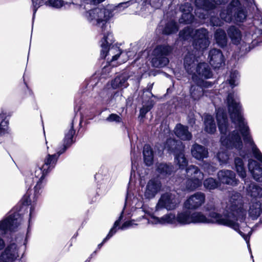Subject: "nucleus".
Wrapping results in <instances>:
<instances>
[{
	"label": "nucleus",
	"mask_w": 262,
	"mask_h": 262,
	"mask_svg": "<svg viewBox=\"0 0 262 262\" xmlns=\"http://www.w3.org/2000/svg\"><path fill=\"white\" fill-rule=\"evenodd\" d=\"M247 205L245 204L241 194L233 192L226 203L224 213L221 214L216 212H210L206 216L201 212L191 213L192 223L217 224L229 227L237 231L246 241L248 247L251 231L247 234L239 230L240 223L244 222L247 215Z\"/></svg>",
	"instance_id": "f257e3e1"
},
{
	"label": "nucleus",
	"mask_w": 262,
	"mask_h": 262,
	"mask_svg": "<svg viewBox=\"0 0 262 262\" xmlns=\"http://www.w3.org/2000/svg\"><path fill=\"white\" fill-rule=\"evenodd\" d=\"M111 11L104 8H96L86 12V17L88 20L93 25L98 28L103 37L101 42V57L110 60L113 62L119 59V64L126 62L129 57L130 52L122 51L117 47H112L111 45L114 40L112 32H110V26L107 21L112 17Z\"/></svg>",
	"instance_id": "f03ea898"
},
{
	"label": "nucleus",
	"mask_w": 262,
	"mask_h": 262,
	"mask_svg": "<svg viewBox=\"0 0 262 262\" xmlns=\"http://www.w3.org/2000/svg\"><path fill=\"white\" fill-rule=\"evenodd\" d=\"M184 65L187 73L192 75V80L196 83V84L191 85L190 87V97L194 101H198L204 95L207 96L204 89L211 87L212 83L200 78L207 79L212 77V73L208 64L200 62L196 64L194 59L188 55L185 57Z\"/></svg>",
	"instance_id": "7ed1b4c3"
},
{
	"label": "nucleus",
	"mask_w": 262,
	"mask_h": 262,
	"mask_svg": "<svg viewBox=\"0 0 262 262\" xmlns=\"http://www.w3.org/2000/svg\"><path fill=\"white\" fill-rule=\"evenodd\" d=\"M193 46L194 50V54L188 53L185 56H190L195 60V63L198 64V60L197 57L203 54L204 50L206 49L210 44V41L208 38V32L205 28H200L194 31V35L193 36Z\"/></svg>",
	"instance_id": "20e7f679"
},
{
	"label": "nucleus",
	"mask_w": 262,
	"mask_h": 262,
	"mask_svg": "<svg viewBox=\"0 0 262 262\" xmlns=\"http://www.w3.org/2000/svg\"><path fill=\"white\" fill-rule=\"evenodd\" d=\"M20 211L12 210L7 217L0 222V235L5 234L8 231H14L21 224L23 217ZM5 247V241L0 237V251L4 250Z\"/></svg>",
	"instance_id": "39448f33"
},
{
	"label": "nucleus",
	"mask_w": 262,
	"mask_h": 262,
	"mask_svg": "<svg viewBox=\"0 0 262 262\" xmlns=\"http://www.w3.org/2000/svg\"><path fill=\"white\" fill-rule=\"evenodd\" d=\"M164 148L169 153L174 155V162L180 169H183L188 164V161L184 155L185 145L179 140L168 139L164 145Z\"/></svg>",
	"instance_id": "423d86ee"
},
{
	"label": "nucleus",
	"mask_w": 262,
	"mask_h": 262,
	"mask_svg": "<svg viewBox=\"0 0 262 262\" xmlns=\"http://www.w3.org/2000/svg\"><path fill=\"white\" fill-rule=\"evenodd\" d=\"M173 47L167 43L158 45L152 51L151 65L155 68H163L169 62L168 56L172 52Z\"/></svg>",
	"instance_id": "0eeeda50"
},
{
	"label": "nucleus",
	"mask_w": 262,
	"mask_h": 262,
	"mask_svg": "<svg viewBox=\"0 0 262 262\" xmlns=\"http://www.w3.org/2000/svg\"><path fill=\"white\" fill-rule=\"evenodd\" d=\"M186 181L182 190L192 191L201 187L204 179V173L195 165H189L185 170Z\"/></svg>",
	"instance_id": "6e6552de"
},
{
	"label": "nucleus",
	"mask_w": 262,
	"mask_h": 262,
	"mask_svg": "<svg viewBox=\"0 0 262 262\" xmlns=\"http://www.w3.org/2000/svg\"><path fill=\"white\" fill-rule=\"evenodd\" d=\"M48 171H45L44 168H42V166L38 163L37 166L35 168L34 173L32 176L34 177L28 178L26 181V183L27 185L31 187L32 185V182H36V184L34 187L33 202L37 201L39 196L42 192V188L43 186V180L45 176L48 173Z\"/></svg>",
	"instance_id": "1a4fd4ad"
},
{
	"label": "nucleus",
	"mask_w": 262,
	"mask_h": 262,
	"mask_svg": "<svg viewBox=\"0 0 262 262\" xmlns=\"http://www.w3.org/2000/svg\"><path fill=\"white\" fill-rule=\"evenodd\" d=\"M180 201L175 192L170 191L162 193L156 206V211L162 209H166L167 210H172L176 209Z\"/></svg>",
	"instance_id": "9d476101"
},
{
	"label": "nucleus",
	"mask_w": 262,
	"mask_h": 262,
	"mask_svg": "<svg viewBox=\"0 0 262 262\" xmlns=\"http://www.w3.org/2000/svg\"><path fill=\"white\" fill-rule=\"evenodd\" d=\"M21 246L13 241L10 242L0 254V262H17L21 258Z\"/></svg>",
	"instance_id": "9b49d317"
},
{
	"label": "nucleus",
	"mask_w": 262,
	"mask_h": 262,
	"mask_svg": "<svg viewBox=\"0 0 262 262\" xmlns=\"http://www.w3.org/2000/svg\"><path fill=\"white\" fill-rule=\"evenodd\" d=\"M162 183L158 178L154 177L149 179L143 188V199L151 200L161 191Z\"/></svg>",
	"instance_id": "f8f14e48"
},
{
	"label": "nucleus",
	"mask_w": 262,
	"mask_h": 262,
	"mask_svg": "<svg viewBox=\"0 0 262 262\" xmlns=\"http://www.w3.org/2000/svg\"><path fill=\"white\" fill-rule=\"evenodd\" d=\"M195 15L201 19L209 17V11L214 10L215 6L208 0H195Z\"/></svg>",
	"instance_id": "ddd939ff"
},
{
	"label": "nucleus",
	"mask_w": 262,
	"mask_h": 262,
	"mask_svg": "<svg viewBox=\"0 0 262 262\" xmlns=\"http://www.w3.org/2000/svg\"><path fill=\"white\" fill-rule=\"evenodd\" d=\"M205 199L206 196L204 193L197 192L187 199L184 203V207L187 209H196L204 204Z\"/></svg>",
	"instance_id": "4468645a"
},
{
	"label": "nucleus",
	"mask_w": 262,
	"mask_h": 262,
	"mask_svg": "<svg viewBox=\"0 0 262 262\" xmlns=\"http://www.w3.org/2000/svg\"><path fill=\"white\" fill-rule=\"evenodd\" d=\"M142 216L143 217H145L147 220L148 223L152 224H174L177 223L176 216L174 214L172 213H168L159 218L146 211L145 215Z\"/></svg>",
	"instance_id": "2eb2a0df"
},
{
	"label": "nucleus",
	"mask_w": 262,
	"mask_h": 262,
	"mask_svg": "<svg viewBox=\"0 0 262 262\" xmlns=\"http://www.w3.org/2000/svg\"><path fill=\"white\" fill-rule=\"evenodd\" d=\"M208 60L214 69L219 68L225 64V57L220 49H211L208 53Z\"/></svg>",
	"instance_id": "dca6fc26"
},
{
	"label": "nucleus",
	"mask_w": 262,
	"mask_h": 262,
	"mask_svg": "<svg viewBox=\"0 0 262 262\" xmlns=\"http://www.w3.org/2000/svg\"><path fill=\"white\" fill-rule=\"evenodd\" d=\"M217 176L220 183L224 184L235 186L238 184L239 181L236 178L235 173L232 170L225 169L220 170Z\"/></svg>",
	"instance_id": "f3484780"
},
{
	"label": "nucleus",
	"mask_w": 262,
	"mask_h": 262,
	"mask_svg": "<svg viewBox=\"0 0 262 262\" xmlns=\"http://www.w3.org/2000/svg\"><path fill=\"white\" fill-rule=\"evenodd\" d=\"M74 120L72 121L69 128L65 132L63 147L58 150V155L63 153L74 142L73 138L75 134V130L74 129Z\"/></svg>",
	"instance_id": "a211bd4d"
},
{
	"label": "nucleus",
	"mask_w": 262,
	"mask_h": 262,
	"mask_svg": "<svg viewBox=\"0 0 262 262\" xmlns=\"http://www.w3.org/2000/svg\"><path fill=\"white\" fill-rule=\"evenodd\" d=\"M248 169L254 180L262 182V168L255 160L249 159Z\"/></svg>",
	"instance_id": "6ab92c4d"
},
{
	"label": "nucleus",
	"mask_w": 262,
	"mask_h": 262,
	"mask_svg": "<svg viewBox=\"0 0 262 262\" xmlns=\"http://www.w3.org/2000/svg\"><path fill=\"white\" fill-rule=\"evenodd\" d=\"M178 30V25L173 20H169L164 24H163V23L161 22L157 29L158 32L167 35L176 33Z\"/></svg>",
	"instance_id": "aec40b11"
},
{
	"label": "nucleus",
	"mask_w": 262,
	"mask_h": 262,
	"mask_svg": "<svg viewBox=\"0 0 262 262\" xmlns=\"http://www.w3.org/2000/svg\"><path fill=\"white\" fill-rule=\"evenodd\" d=\"M240 4L238 0H232L226 9H223L220 12V17L226 22H231L233 20V12L234 7H237Z\"/></svg>",
	"instance_id": "412c9836"
},
{
	"label": "nucleus",
	"mask_w": 262,
	"mask_h": 262,
	"mask_svg": "<svg viewBox=\"0 0 262 262\" xmlns=\"http://www.w3.org/2000/svg\"><path fill=\"white\" fill-rule=\"evenodd\" d=\"M246 191L251 201H260L262 199V187L255 183H251L247 187Z\"/></svg>",
	"instance_id": "4be33fe9"
},
{
	"label": "nucleus",
	"mask_w": 262,
	"mask_h": 262,
	"mask_svg": "<svg viewBox=\"0 0 262 262\" xmlns=\"http://www.w3.org/2000/svg\"><path fill=\"white\" fill-rule=\"evenodd\" d=\"M182 14L180 19V23L190 24L193 21L194 16L191 13L193 8L190 4L186 3L180 7Z\"/></svg>",
	"instance_id": "5701e85b"
},
{
	"label": "nucleus",
	"mask_w": 262,
	"mask_h": 262,
	"mask_svg": "<svg viewBox=\"0 0 262 262\" xmlns=\"http://www.w3.org/2000/svg\"><path fill=\"white\" fill-rule=\"evenodd\" d=\"M58 151L56 154L53 155L48 154L43 161L39 163L41 166L42 168H44L45 171L49 172L53 168H54L57 159L60 155H58Z\"/></svg>",
	"instance_id": "b1692460"
},
{
	"label": "nucleus",
	"mask_w": 262,
	"mask_h": 262,
	"mask_svg": "<svg viewBox=\"0 0 262 262\" xmlns=\"http://www.w3.org/2000/svg\"><path fill=\"white\" fill-rule=\"evenodd\" d=\"M191 155L195 159L201 160L208 157V151L207 148L204 146L194 144L191 149Z\"/></svg>",
	"instance_id": "393cba45"
},
{
	"label": "nucleus",
	"mask_w": 262,
	"mask_h": 262,
	"mask_svg": "<svg viewBox=\"0 0 262 262\" xmlns=\"http://www.w3.org/2000/svg\"><path fill=\"white\" fill-rule=\"evenodd\" d=\"M260 201H250L248 213L249 217L253 220H256L262 213Z\"/></svg>",
	"instance_id": "a878e982"
},
{
	"label": "nucleus",
	"mask_w": 262,
	"mask_h": 262,
	"mask_svg": "<svg viewBox=\"0 0 262 262\" xmlns=\"http://www.w3.org/2000/svg\"><path fill=\"white\" fill-rule=\"evenodd\" d=\"M175 135L183 140H190L192 138V134L188 130V128L181 124H178L174 129Z\"/></svg>",
	"instance_id": "bb28decb"
},
{
	"label": "nucleus",
	"mask_w": 262,
	"mask_h": 262,
	"mask_svg": "<svg viewBox=\"0 0 262 262\" xmlns=\"http://www.w3.org/2000/svg\"><path fill=\"white\" fill-rule=\"evenodd\" d=\"M113 96L112 90L108 84L106 87L104 88L99 93L97 101L98 103L102 104H108Z\"/></svg>",
	"instance_id": "cd10ccee"
},
{
	"label": "nucleus",
	"mask_w": 262,
	"mask_h": 262,
	"mask_svg": "<svg viewBox=\"0 0 262 262\" xmlns=\"http://www.w3.org/2000/svg\"><path fill=\"white\" fill-rule=\"evenodd\" d=\"M128 76L127 74L123 73L119 76H117L111 82V86L113 89L117 88H126L128 85L127 82Z\"/></svg>",
	"instance_id": "c85d7f7f"
},
{
	"label": "nucleus",
	"mask_w": 262,
	"mask_h": 262,
	"mask_svg": "<svg viewBox=\"0 0 262 262\" xmlns=\"http://www.w3.org/2000/svg\"><path fill=\"white\" fill-rule=\"evenodd\" d=\"M177 223L180 225H185L192 223L191 213L189 210H183L178 212L177 216Z\"/></svg>",
	"instance_id": "c756f323"
},
{
	"label": "nucleus",
	"mask_w": 262,
	"mask_h": 262,
	"mask_svg": "<svg viewBox=\"0 0 262 262\" xmlns=\"http://www.w3.org/2000/svg\"><path fill=\"white\" fill-rule=\"evenodd\" d=\"M227 32L233 43L237 45L240 42L242 39V34L241 31L237 28L231 26L228 28Z\"/></svg>",
	"instance_id": "7c9ffc66"
},
{
	"label": "nucleus",
	"mask_w": 262,
	"mask_h": 262,
	"mask_svg": "<svg viewBox=\"0 0 262 262\" xmlns=\"http://www.w3.org/2000/svg\"><path fill=\"white\" fill-rule=\"evenodd\" d=\"M204 130L206 132L212 134L216 131V124L211 115H205L204 118Z\"/></svg>",
	"instance_id": "2f4dec72"
},
{
	"label": "nucleus",
	"mask_w": 262,
	"mask_h": 262,
	"mask_svg": "<svg viewBox=\"0 0 262 262\" xmlns=\"http://www.w3.org/2000/svg\"><path fill=\"white\" fill-rule=\"evenodd\" d=\"M214 39L216 44L223 48L227 45V37L225 31L221 29H217L214 33Z\"/></svg>",
	"instance_id": "473e14b6"
},
{
	"label": "nucleus",
	"mask_w": 262,
	"mask_h": 262,
	"mask_svg": "<svg viewBox=\"0 0 262 262\" xmlns=\"http://www.w3.org/2000/svg\"><path fill=\"white\" fill-rule=\"evenodd\" d=\"M173 171L174 168L171 164L161 163L157 165L156 171L162 176L170 175Z\"/></svg>",
	"instance_id": "72a5a7b5"
},
{
	"label": "nucleus",
	"mask_w": 262,
	"mask_h": 262,
	"mask_svg": "<svg viewBox=\"0 0 262 262\" xmlns=\"http://www.w3.org/2000/svg\"><path fill=\"white\" fill-rule=\"evenodd\" d=\"M143 154L145 164L147 166L151 165L153 163L154 154L150 145L146 144L144 146Z\"/></svg>",
	"instance_id": "f704fd0d"
},
{
	"label": "nucleus",
	"mask_w": 262,
	"mask_h": 262,
	"mask_svg": "<svg viewBox=\"0 0 262 262\" xmlns=\"http://www.w3.org/2000/svg\"><path fill=\"white\" fill-rule=\"evenodd\" d=\"M240 5L241 4L237 7H234V15L233 16V20L236 23L243 22L247 17V12L239 7Z\"/></svg>",
	"instance_id": "c9c22d12"
},
{
	"label": "nucleus",
	"mask_w": 262,
	"mask_h": 262,
	"mask_svg": "<svg viewBox=\"0 0 262 262\" xmlns=\"http://www.w3.org/2000/svg\"><path fill=\"white\" fill-rule=\"evenodd\" d=\"M236 172L242 179L245 180L246 177V171L242 159L240 158H235L234 160Z\"/></svg>",
	"instance_id": "e433bc0d"
},
{
	"label": "nucleus",
	"mask_w": 262,
	"mask_h": 262,
	"mask_svg": "<svg viewBox=\"0 0 262 262\" xmlns=\"http://www.w3.org/2000/svg\"><path fill=\"white\" fill-rule=\"evenodd\" d=\"M122 219V214L119 218L114 223L113 227L110 230L109 233L105 238L103 240L102 242L99 244L98 246V249H100L102 246L105 243L108 239H110L114 234L116 233L117 230V227L119 226L120 223Z\"/></svg>",
	"instance_id": "4c0bfd02"
},
{
	"label": "nucleus",
	"mask_w": 262,
	"mask_h": 262,
	"mask_svg": "<svg viewBox=\"0 0 262 262\" xmlns=\"http://www.w3.org/2000/svg\"><path fill=\"white\" fill-rule=\"evenodd\" d=\"M203 185L206 189L211 191L217 188L219 186V183L215 179L209 178L204 181Z\"/></svg>",
	"instance_id": "58836bf2"
},
{
	"label": "nucleus",
	"mask_w": 262,
	"mask_h": 262,
	"mask_svg": "<svg viewBox=\"0 0 262 262\" xmlns=\"http://www.w3.org/2000/svg\"><path fill=\"white\" fill-rule=\"evenodd\" d=\"M194 35V30L192 28L187 27L179 33L180 37L183 40H188L193 38Z\"/></svg>",
	"instance_id": "ea45409f"
},
{
	"label": "nucleus",
	"mask_w": 262,
	"mask_h": 262,
	"mask_svg": "<svg viewBox=\"0 0 262 262\" xmlns=\"http://www.w3.org/2000/svg\"><path fill=\"white\" fill-rule=\"evenodd\" d=\"M108 62V64L104 67L102 69L100 75V79L106 78L110 75V73L111 72L112 67L116 66V64H114L113 62H111V58L110 60H107Z\"/></svg>",
	"instance_id": "a19ab883"
},
{
	"label": "nucleus",
	"mask_w": 262,
	"mask_h": 262,
	"mask_svg": "<svg viewBox=\"0 0 262 262\" xmlns=\"http://www.w3.org/2000/svg\"><path fill=\"white\" fill-rule=\"evenodd\" d=\"M238 77L239 74L237 71H233L231 72L228 81L232 88H233L238 84Z\"/></svg>",
	"instance_id": "79ce46f5"
},
{
	"label": "nucleus",
	"mask_w": 262,
	"mask_h": 262,
	"mask_svg": "<svg viewBox=\"0 0 262 262\" xmlns=\"http://www.w3.org/2000/svg\"><path fill=\"white\" fill-rule=\"evenodd\" d=\"M217 158L221 164L227 163L230 159V156L227 150H221L217 155Z\"/></svg>",
	"instance_id": "37998d69"
},
{
	"label": "nucleus",
	"mask_w": 262,
	"mask_h": 262,
	"mask_svg": "<svg viewBox=\"0 0 262 262\" xmlns=\"http://www.w3.org/2000/svg\"><path fill=\"white\" fill-rule=\"evenodd\" d=\"M67 4L68 3H66ZM44 4L55 8H60L65 5L62 0H46Z\"/></svg>",
	"instance_id": "c03bdc74"
},
{
	"label": "nucleus",
	"mask_w": 262,
	"mask_h": 262,
	"mask_svg": "<svg viewBox=\"0 0 262 262\" xmlns=\"http://www.w3.org/2000/svg\"><path fill=\"white\" fill-rule=\"evenodd\" d=\"M8 125V120H7L6 113H0V134L5 130V127H7Z\"/></svg>",
	"instance_id": "a18cd8bd"
},
{
	"label": "nucleus",
	"mask_w": 262,
	"mask_h": 262,
	"mask_svg": "<svg viewBox=\"0 0 262 262\" xmlns=\"http://www.w3.org/2000/svg\"><path fill=\"white\" fill-rule=\"evenodd\" d=\"M46 0H32L33 11V17L38 8L46 3Z\"/></svg>",
	"instance_id": "49530a36"
},
{
	"label": "nucleus",
	"mask_w": 262,
	"mask_h": 262,
	"mask_svg": "<svg viewBox=\"0 0 262 262\" xmlns=\"http://www.w3.org/2000/svg\"><path fill=\"white\" fill-rule=\"evenodd\" d=\"M106 121L108 122L120 123L122 122L121 118L116 114H111L106 119Z\"/></svg>",
	"instance_id": "de8ad7c7"
},
{
	"label": "nucleus",
	"mask_w": 262,
	"mask_h": 262,
	"mask_svg": "<svg viewBox=\"0 0 262 262\" xmlns=\"http://www.w3.org/2000/svg\"><path fill=\"white\" fill-rule=\"evenodd\" d=\"M204 169L209 174H212L216 170L215 167L208 163H206L204 165Z\"/></svg>",
	"instance_id": "09e8293b"
},
{
	"label": "nucleus",
	"mask_w": 262,
	"mask_h": 262,
	"mask_svg": "<svg viewBox=\"0 0 262 262\" xmlns=\"http://www.w3.org/2000/svg\"><path fill=\"white\" fill-rule=\"evenodd\" d=\"M134 221H128L125 222L121 226L119 227L118 229H121V230H125L128 228L132 227L133 226V225H137V224H135L134 223Z\"/></svg>",
	"instance_id": "8fccbe9b"
},
{
	"label": "nucleus",
	"mask_w": 262,
	"mask_h": 262,
	"mask_svg": "<svg viewBox=\"0 0 262 262\" xmlns=\"http://www.w3.org/2000/svg\"><path fill=\"white\" fill-rule=\"evenodd\" d=\"M152 106L150 105H144L140 110V115L142 117H144L145 115L148 112L151 108Z\"/></svg>",
	"instance_id": "3c124183"
},
{
	"label": "nucleus",
	"mask_w": 262,
	"mask_h": 262,
	"mask_svg": "<svg viewBox=\"0 0 262 262\" xmlns=\"http://www.w3.org/2000/svg\"><path fill=\"white\" fill-rule=\"evenodd\" d=\"M205 209L206 211L210 212H215V206L213 202H208L205 206Z\"/></svg>",
	"instance_id": "603ef678"
},
{
	"label": "nucleus",
	"mask_w": 262,
	"mask_h": 262,
	"mask_svg": "<svg viewBox=\"0 0 262 262\" xmlns=\"http://www.w3.org/2000/svg\"><path fill=\"white\" fill-rule=\"evenodd\" d=\"M210 21L212 25L214 26H221V21L219 19V18L215 17H213L212 16H211Z\"/></svg>",
	"instance_id": "864d4df0"
},
{
	"label": "nucleus",
	"mask_w": 262,
	"mask_h": 262,
	"mask_svg": "<svg viewBox=\"0 0 262 262\" xmlns=\"http://www.w3.org/2000/svg\"><path fill=\"white\" fill-rule=\"evenodd\" d=\"M130 2L128 1L124 3H120L117 6H116L117 10H121L122 8L123 9L128 7L130 5Z\"/></svg>",
	"instance_id": "5fc2aeb1"
},
{
	"label": "nucleus",
	"mask_w": 262,
	"mask_h": 262,
	"mask_svg": "<svg viewBox=\"0 0 262 262\" xmlns=\"http://www.w3.org/2000/svg\"><path fill=\"white\" fill-rule=\"evenodd\" d=\"M164 0H150L154 5V6L156 8L160 7L162 4Z\"/></svg>",
	"instance_id": "6e6d98bb"
},
{
	"label": "nucleus",
	"mask_w": 262,
	"mask_h": 262,
	"mask_svg": "<svg viewBox=\"0 0 262 262\" xmlns=\"http://www.w3.org/2000/svg\"><path fill=\"white\" fill-rule=\"evenodd\" d=\"M217 5H220L227 3L229 0H211Z\"/></svg>",
	"instance_id": "4d7b16f0"
},
{
	"label": "nucleus",
	"mask_w": 262,
	"mask_h": 262,
	"mask_svg": "<svg viewBox=\"0 0 262 262\" xmlns=\"http://www.w3.org/2000/svg\"><path fill=\"white\" fill-rule=\"evenodd\" d=\"M23 199L24 200V204H26V205H28L29 202L31 201V199L27 195H25L24 196Z\"/></svg>",
	"instance_id": "13d9d810"
},
{
	"label": "nucleus",
	"mask_w": 262,
	"mask_h": 262,
	"mask_svg": "<svg viewBox=\"0 0 262 262\" xmlns=\"http://www.w3.org/2000/svg\"><path fill=\"white\" fill-rule=\"evenodd\" d=\"M104 1L105 0H91V2H92L94 4H97Z\"/></svg>",
	"instance_id": "bf43d9fd"
},
{
	"label": "nucleus",
	"mask_w": 262,
	"mask_h": 262,
	"mask_svg": "<svg viewBox=\"0 0 262 262\" xmlns=\"http://www.w3.org/2000/svg\"><path fill=\"white\" fill-rule=\"evenodd\" d=\"M130 198V196L128 192H127L126 199H125V204H127L128 203V201H129V199Z\"/></svg>",
	"instance_id": "052dcab7"
},
{
	"label": "nucleus",
	"mask_w": 262,
	"mask_h": 262,
	"mask_svg": "<svg viewBox=\"0 0 262 262\" xmlns=\"http://www.w3.org/2000/svg\"><path fill=\"white\" fill-rule=\"evenodd\" d=\"M34 208L33 207L31 206L30 207V217H32V216L33 215V211H34Z\"/></svg>",
	"instance_id": "680f3d73"
},
{
	"label": "nucleus",
	"mask_w": 262,
	"mask_h": 262,
	"mask_svg": "<svg viewBox=\"0 0 262 262\" xmlns=\"http://www.w3.org/2000/svg\"><path fill=\"white\" fill-rule=\"evenodd\" d=\"M152 85L153 84H148L147 86V91L149 92H151V89L152 88Z\"/></svg>",
	"instance_id": "e2e57ef3"
},
{
	"label": "nucleus",
	"mask_w": 262,
	"mask_h": 262,
	"mask_svg": "<svg viewBox=\"0 0 262 262\" xmlns=\"http://www.w3.org/2000/svg\"><path fill=\"white\" fill-rule=\"evenodd\" d=\"M70 4H73V5H77L76 3H75L74 2L72 1L71 3H70Z\"/></svg>",
	"instance_id": "0e129e2a"
},
{
	"label": "nucleus",
	"mask_w": 262,
	"mask_h": 262,
	"mask_svg": "<svg viewBox=\"0 0 262 262\" xmlns=\"http://www.w3.org/2000/svg\"><path fill=\"white\" fill-rule=\"evenodd\" d=\"M94 79H95V77H93L92 78V79H91V82H92V81H93V80H94Z\"/></svg>",
	"instance_id": "69168bd1"
},
{
	"label": "nucleus",
	"mask_w": 262,
	"mask_h": 262,
	"mask_svg": "<svg viewBox=\"0 0 262 262\" xmlns=\"http://www.w3.org/2000/svg\"><path fill=\"white\" fill-rule=\"evenodd\" d=\"M96 251H94V252L92 254V255H93L94 254H96Z\"/></svg>",
	"instance_id": "338daca9"
},
{
	"label": "nucleus",
	"mask_w": 262,
	"mask_h": 262,
	"mask_svg": "<svg viewBox=\"0 0 262 262\" xmlns=\"http://www.w3.org/2000/svg\"><path fill=\"white\" fill-rule=\"evenodd\" d=\"M89 261H88V260L85 261V262H89Z\"/></svg>",
	"instance_id": "774afa93"
}]
</instances>
